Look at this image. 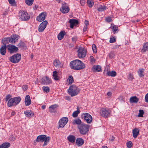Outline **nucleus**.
<instances>
[{
	"instance_id": "obj_1",
	"label": "nucleus",
	"mask_w": 148,
	"mask_h": 148,
	"mask_svg": "<svg viewBox=\"0 0 148 148\" xmlns=\"http://www.w3.org/2000/svg\"><path fill=\"white\" fill-rule=\"evenodd\" d=\"M70 66L71 69L75 70H81L85 67V64L79 60H76L71 62Z\"/></svg>"
},
{
	"instance_id": "obj_2",
	"label": "nucleus",
	"mask_w": 148,
	"mask_h": 148,
	"mask_svg": "<svg viewBox=\"0 0 148 148\" xmlns=\"http://www.w3.org/2000/svg\"><path fill=\"white\" fill-rule=\"evenodd\" d=\"M80 91V89L78 88L75 86L73 85L70 86L68 90V93L71 97L77 95Z\"/></svg>"
},
{
	"instance_id": "obj_3",
	"label": "nucleus",
	"mask_w": 148,
	"mask_h": 148,
	"mask_svg": "<svg viewBox=\"0 0 148 148\" xmlns=\"http://www.w3.org/2000/svg\"><path fill=\"white\" fill-rule=\"evenodd\" d=\"M50 138L49 136L47 137L45 135H41L37 136L36 140V142H43L44 141V143L42 146L44 147L47 145L49 142Z\"/></svg>"
},
{
	"instance_id": "obj_4",
	"label": "nucleus",
	"mask_w": 148,
	"mask_h": 148,
	"mask_svg": "<svg viewBox=\"0 0 148 148\" xmlns=\"http://www.w3.org/2000/svg\"><path fill=\"white\" fill-rule=\"evenodd\" d=\"M78 128L79 130V133L82 134H86L88 131L89 127L88 125L84 123L78 125Z\"/></svg>"
},
{
	"instance_id": "obj_5",
	"label": "nucleus",
	"mask_w": 148,
	"mask_h": 148,
	"mask_svg": "<svg viewBox=\"0 0 148 148\" xmlns=\"http://www.w3.org/2000/svg\"><path fill=\"white\" fill-rule=\"evenodd\" d=\"M19 15L20 19L23 21H27L30 18V16L27 12L22 10L20 11Z\"/></svg>"
},
{
	"instance_id": "obj_6",
	"label": "nucleus",
	"mask_w": 148,
	"mask_h": 148,
	"mask_svg": "<svg viewBox=\"0 0 148 148\" xmlns=\"http://www.w3.org/2000/svg\"><path fill=\"white\" fill-rule=\"evenodd\" d=\"M21 59L20 54L17 53L10 57V61L13 63H17L19 62Z\"/></svg>"
},
{
	"instance_id": "obj_7",
	"label": "nucleus",
	"mask_w": 148,
	"mask_h": 148,
	"mask_svg": "<svg viewBox=\"0 0 148 148\" xmlns=\"http://www.w3.org/2000/svg\"><path fill=\"white\" fill-rule=\"evenodd\" d=\"M82 119H84L88 123H91L92 119L91 116L89 113H84L82 114Z\"/></svg>"
},
{
	"instance_id": "obj_8",
	"label": "nucleus",
	"mask_w": 148,
	"mask_h": 148,
	"mask_svg": "<svg viewBox=\"0 0 148 148\" xmlns=\"http://www.w3.org/2000/svg\"><path fill=\"white\" fill-rule=\"evenodd\" d=\"M111 113V111L107 109L102 108L100 111L101 115L105 118L110 117Z\"/></svg>"
},
{
	"instance_id": "obj_9",
	"label": "nucleus",
	"mask_w": 148,
	"mask_h": 148,
	"mask_svg": "<svg viewBox=\"0 0 148 148\" xmlns=\"http://www.w3.org/2000/svg\"><path fill=\"white\" fill-rule=\"evenodd\" d=\"M86 50L85 48L81 47H79L77 51L78 57L79 58H83L85 57L86 55Z\"/></svg>"
},
{
	"instance_id": "obj_10",
	"label": "nucleus",
	"mask_w": 148,
	"mask_h": 148,
	"mask_svg": "<svg viewBox=\"0 0 148 148\" xmlns=\"http://www.w3.org/2000/svg\"><path fill=\"white\" fill-rule=\"evenodd\" d=\"M60 10L64 14L67 13L69 11V8L67 6L66 3L63 2L62 4V7L60 9Z\"/></svg>"
},
{
	"instance_id": "obj_11",
	"label": "nucleus",
	"mask_w": 148,
	"mask_h": 148,
	"mask_svg": "<svg viewBox=\"0 0 148 148\" xmlns=\"http://www.w3.org/2000/svg\"><path fill=\"white\" fill-rule=\"evenodd\" d=\"M7 49L8 51L11 53L17 52L18 50V47L12 45H8Z\"/></svg>"
},
{
	"instance_id": "obj_12",
	"label": "nucleus",
	"mask_w": 148,
	"mask_h": 148,
	"mask_svg": "<svg viewBox=\"0 0 148 148\" xmlns=\"http://www.w3.org/2000/svg\"><path fill=\"white\" fill-rule=\"evenodd\" d=\"M68 121V119L66 117H63L59 121V127H63Z\"/></svg>"
},
{
	"instance_id": "obj_13",
	"label": "nucleus",
	"mask_w": 148,
	"mask_h": 148,
	"mask_svg": "<svg viewBox=\"0 0 148 148\" xmlns=\"http://www.w3.org/2000/svg\"><path fill=\"white\" fill-rule=\"evenodd\" d=\"M48 22L47 21L45 20L43 21L39 25L38 31L39 32H42L46 27V25H47Z\"/></svg>"
},
{
	"instance_id": "obj_14",
	"label": "nucleus",
	"mask_w": 148,
	"mask_h": 148,
	"mask_svg": "<svg viewBox=\"0 0 148 148\" xmlns=\"http://www.w3.org/2000/svg\"><path fill=\"white\" fill-rule=\"evenodd\" d=\"M46 16L47 14L46 12H42L37 16L36 18V20L39 22H42L45 19Z\"/></svg>"
},
{
	"instance_id": "obj_15",
	"label": "nucleus",
	"mask_w": 148,
	"mask_h": 148,
	"mask_svg": "<svg viewBox=\"0 0 148 148\" xmlns=\"http://www.w3.org/2000/svg\"><path fill=\"white\" fill-rule=\"evenodd\" d=\"M41 80L42 84H49L51 82L50 79L47 76L42 78Z\"/></svg>"
},
{
	"instance_id": "obj_16",
	"label": "nucleus",
	"mask_w": 148,
	"mask_h": 148,
	"mask_svg": "<svg viewBox=\"0 0 148 148\" xmlns=\"http://www.w3.org/2000/svg\"><path fill=\"white\" fill-rule=\"evenodd\" d=\"M69 22L70 23V27L73 28L74 25H76L78 23V21L75 19H71L69 20Z\"/></svg>"
},
{
	"instance_id": "obj_17",
	"label": "nucleus",
	"mask_w": 148,
	"mask_h": 148,
	"mask_svg": "<svg viewBox=\"0 0 148 148\" xmlns=\"http://www.w3.org/2000/svg\"><path fill=\"white\" fill-rule=\"evenodd\" d=\"M31 100L30 97L29 95H27L25 98V104L26 106H28L31 104Z\"/></svg>"
},
{
	"instance_id": "obj_18",
	"label": "nucleus",
	"mask_w": 148,
	"mask_h": 148,
	"mask_svg": "<svg viewBox=\"0 0 148 148\" xmlns=\"http://www.w3.org/2000/svg\"><path fill=\"white\" fill-rule=\"evenodd\" d=\"M7 105L8 107H11L14 106H16V105L12 98L10 99L8 101Z\"/></svg>"
},
{
	"instance_id": "obj_19",
	"label": "nucleus",
	"mask_w": 148,
	"mask_h": 148,
	"mask_svg": "<svg viewBox=\"0 0 148 148\" xmlns=\"http://www.w3.org/2000/svg\"><path fill=\"white\" fill-rule=\"evenodd\" d=\"M53 64L55 67L58 68H61L63 66L60 61L58 60H54Z\"/></svg>"
},
{
	"instance_id": "obj_20",
	"label": "nucleus",
	"mask_w": 148,
	"mask_h": 148,
	"mask_svg": "<svg viewBox=\"0 0 148 148\" xmlns=\"http://www.w3.org/2000/svg\"><path fill=\"white\" fill-rule=\"evenodd\" d=\"M138 101L139 99L136 96L131 97L130 99V102L131 103H136Z\"/></svg>"
},
{
	"instance_id": "obj_21",
	"label": "nucleus",
	"mask_w": 148,
	"mask_h": 148,
	"mask_svg": "<svg viewBox=\"0 0 148 148\" xmlns=\"http://www.w3.org/2000/svg\"><path fill=\"white\" fill-rule=\"evenodd\" d=\"M133 136L134 138H136L139 134V130L135 128L132 131Z\"/></svg>"
},
{
	"instance_id": "obj_22",
	"label": "nucleus",
	"mask_w": 148,
	"mask_h": 148,
	"mask_svg": "<svg viewBox=\"0 0 148 148\" xmlns=\"http://www.w3.org/2000/svg\"><path fill=\"white\" fill-rule=\"evenodd\" d=\"M67 139L69 142L72 143H74L75 141V138L72 135H69L67 137Z\"/></svg>"
},
{
	"instance_id": "obj_23",
	"label": "nucleus",
	"mask_w": 148,
	"mask_h": 148,
	"mask_svg": "<svg viewBox=\"0 0 148 148\" xmlns=\"http://www.w3.org/2000/svg\"><path fill=\"white\" fill-rule=\"evenodd\" d=\"M24 114L27 117H30L33 116L34 113L31 111L27 110L24 112Z\"/></svg>"
},
{
	"instance_id": "obj_24",
	"label": "nucleus",
	"mask_w": 148,
	"mask_h": 148,
	"mask_svg": "<svg viewBox=\"0 0 148 148\" xmlns=\"http://www.w3.org/2000/svg\"><path fill=\"white\" fill-rule=\"evenodd\" d=\"M76 143L79 146H81L84 144V140L82 138H78L76 139Z\"/></svg>"
},
{
	"instance_id": "obj_25",
	"label": "nucleus",
	"mask_w": 148,
	"mask_h": 148,
	"mask_svg": "<svg viewBox=\"0 0 148 148\" xmlns=\"http://www.w3.org/2000/svg\"><path fill=\"white\" fill-rule=\"evenodd\" d=\"M6 45H3L2 46L0 49V52L2 55H4L6 53Z\"/></svg>"
},
{
	"instance_id": "obj_26",
	"label": "nucleus",
	"mask_w": 148,
	"mask_h": 148,
	"mask_svg": "<svg viewBox=\"0 0 148 148\" xmlns=\"http://www.w3.org/2000/svg\"><path fill=\"white\" fill-rule=\"evenodd\" d=\"M107 9V7L105 5H100L97 10L99 12H101L106 10Z\"/></svg>"
},
{
	"instance_id": "obj_27",
	"label": "nucleus",
	"mask_w": 148,
	"mask_h": 148,
	"mask_svg": "<svg viewBox=\"0 0 148 148\" xmlns=\"http://www.w3.org/2000/svg\"><path fill=\"white\" fill-rule=\"evenodd\" d=\"M10 145V144L8 142L3 143L0 145V148H8Z\"/></svg>"
},
{
	"instance_id": "obj_28",
	"label": "nucleus",
	"mask_w": 148,
	"mask_h": 148,
	"mask_svg": "<svg viewBox=\"0 0 148 148\" xmlns=\"http://www.w3.org/2000/svg\"><path fill=\"white\" fill-rule=\"evenodd\" d=\"M65 34V31H61L58 35V40H61L64 37Z\"/></svg>"
},
{
	"instance_id": "obj_29",
	"label": "nucleus",
	"mask_w": 148,
	"mask_h": 148,
	"mask_svg": "<svg viewBox=\"0 0 148 148\" xmlns=\"http://www.w3.org/2000/svg\"><path fill=\"white\" fill-rule=\"evenodd\" d=\"M106 74L108 76L114 77L116 76V73L115 71H107Z\"/></svg>"
},
{
	"instance_id": "obj_30",
	"label": "nucleus",
	"mask_w": 148,
	"mask_h": 148,
	"mask_svg": "<svg viewBox=\"0 0 148 148\" xmlns=\"http://www.w3.org/2000/svg\"><path fill=\"white\" fill-rule=\"evenodd\" d=\"M58 106L56 104H54L51 106L49 107V111L51 113L54 112L53 110L58 107Z\"/></svg>"
},
{
	"instance_id": "obj_31",
	"label": "nucleus",
	"mask_w": 148,
	"mask_h": 148,
	"mask_svg": "<svg viewBox=\"0 0 148 148\" xmlns=\"http://www.w3.org/2000/svg\"><path fill=\"white\" fill-rule=\"evenodd\" d=\"M81 120L79 119H75L73 120L72 123L73 125L77 124L78 125L82 124Z\"/></svg>"
},
{
	"instance_id": "obj_32",
	"label": "nucleus",
	"mask_w": 148,
	"mask_h": 148,
	"mask_svg": "<svg viewBox=\"0 0 148 148\" xmlns=\"http://www.w3.org/2000/svg\"><path fill=\"white\" fill-rule=\"evenodd\" d=\"M93 71L94 72H99L101 71V67L100 66L97 65L93 66Z\"/></svg>"
},
{
	"instance_id": "obj_33",
	"label": "nucleus",
	"mask_w": 148,
	"mask_h": 148,
	"mask_svg": "<svg viewBox=\"0 0 148 148\" xmlns=\"http://www.w3.org/2000/svg\"><path fill=\"white\" fill-rule=\"evenodd\" d=\"M14 101H15V103L16 105L18 104L21 100V97H14L12 98Z\"/></svg>"
},
{
	"instance_id": "obj_34",
	"label": "nucleus",
	"mask_w": 148,
	"mask_h": 148,
	"mask_svg": "<svg viewBox=\"0 0 148 148\" xmlns=\"http://www.w3.org/2000/svg\"><path fill=\"white\" fill-rule=\"evenodd\" d=\"M17 45L18 47L21 49H24L25 46V43L22 41H20Z\"/></svg>"
},
{
	"instance_id": "obj_35",
	"label": "nucleus",
	"mask_w": 148,
	"mask_h": 148,
	"mask_svg": "<svg viewBox=\"0 0 148 148\" xmlns=\"http://www.w3.org/2000/svg\"><path fill=\"white\" fill-rule=\"evenodd\" d=\"M57 72L55 71L53 72V76L54 79L56 80H58L59 79V77L58 76Z\"/></svg>"
},
{
	"instance_id": "obj_36",
	"label": "nucleus",
	"mask_w": 148,
	"mask_h": 148,
	"mask_svg": "<svg viewBox=\"0 0 148 148\" xmlns=\"http://www.w3.org/2000/svg\"><path fill=\"white\" fill-rule=\"evenodd\" d=\"M87 3L88 6L90 8H92L94 4L93 0H87Z\"/></svg>"
},
{
	"instance_id": "obj_37",
	"label": "nucleus",
	"mask_w": 148,
	"mask_h": 148,
	"mask_svg": "<svg viewBox=\"0 0 148 148\" xmlns=\"http://www.w3.org/2000/svg\"><path fill=\"white\" fill-rule=\"evenodd\" d=\"M144 71V69H139L138 72L140 77H143L144 76V74H143Z\"/></svg>"
},
{
	"instance_id": "obj_38",
	"label": "nucleus",
	"mask_w": 148,
	"mask_h": 148,
	"mask_svg": "<svg viewBox=\"0 0 148 148\" xmlns=\"http://www.w3.org/2000/svg\"><path fill=\"white\" fill-rule=\"evenodd\" d=\"M9 37L5 38H3L2 40V42L4 45H5L6 46L7 44L9 43Z\"/></svg>"
},
{
	"instance_id": "obj_39",
	"label": "nucleus",
	"mask_w": 148,
	"mask_h": 148,
	"mask_svg": "<svg viewBox=\"0 0 148 148\" xmlns=\"http://www.w3.org/2000/svg\"><path fill=\"white\" fill-rule=\"evenodd\" d=\"M148 50V42H147L145 44L142 50V51L143 52H145Z\"/></svg>"
},
{
	"instance_id": "obj_40",
	"label": "nucleus",
	"mask_w": 148,
	"mask_h": 148,
	"mask_svg": "<svg viewBox=\"0 0 148 148\" xmlns=\"http://www.w3.org/2000/svg\"><path fill=\"white\" fill-rule=\"evenodd\" d=\"M80 110L79 109L77 108V110L73 112L72 114V116L74 117H77L78 114L80 113Z\"/></svg>"
},
{
	"instance_id": "obj_41",
	"label": "nucleus",
	"mask_w": 148,
	"mask_h": 148,
	"mask_svg": "<svg viewBox=\"0 0 148 148\" xmlns=\"http://www.w3.org/2000/svg\"><path fill=\"white\" fill-rule=\"evenodd\" d=\"M34 2V0H25V3L28 5H31Z\"/></svg>"
},
{
	"instance_id": "obj_42",
	"label": "nucleus",
	"mask_w": 148,
	"mask_h": 148,
	"mask_svg": "<svg viewBox=\"0 0 148 148\" xmlns=\"http://www.w3.org/2000/svg\"><path fill=\"white\" fill-rule=\"evenodd\" d=\"M139 113L138 114V116L140 117H143V115L144 114V112L143 110H140L139 111Z\"/></svg>"
},
{
	"instance_id": "obj_43",
	"label": "nucleus",
	"mask_w": 148,
	"mask_h": 148,
	"mask_svg": "<svg viewBox=\"0 0 148 148\" xmlns=\"http://www.w3.org/2000/svg\"><path fill=\"white\" fill-rule=\"evenodd\" d=\"M9 43L12 44L14 43L15 42V41L14 40L12 36L10 37H9Z\"/></svg>"
},
{
	"instance_id": "obj_44",
	"label": "nucleus",
	"mask_w": 148,
	"mask_h": 148,
	"mask_svg": "<svg viewBox=\"0 0 148 148\" xmlns=\"http://www.w3.org/2000/svg\"><path fill=\"white\" fill-rule=\"evenodd\" d=\"M9 3L12 6H16V3L15 0H8Z\"/></svg>"
},
{
	"instance_id": "obj_45",
	"label": "nucleus",
	"mask_w": 148,
	"mask_h": 148,
	"mask_svg": "<svg viewBox=\"0 0 148 148\" xmlns=\"http://www.w3.org/2000/svg\"><path fill=\"white\" fill-rule=\"evenodd\" d=\"M42 89L44 91L46 92H49V88L47 86H43L42 87Z\"/></svg>"
},
{
	"instance_id": "obj_46",
	"label": "nucleus",
	"mask_w": 148,
	"mask_h": 148,
	"mask_svg": "<svg viewBox=\"0 0 148 148\" xmlns=\"http://www.w3.org/2000/svg\"><path fill=\"white\" fill-rule=\"evenodd\" d=\"M12 37H13V38H14V40L15 41L17 40L19 38V36H18V35L16 34H13L12 35Z\"/></svg>"
},
{
	"instance_id": "obj_47",
	"label": "nucleus",
	"mask_w": 148,
	"mask_h": 148,
	"mask_svg": "<svg viewBox=\"0 0 148 148\" xmlns=\"http://www.w3.org/2000/svg\"><path fill=\"white\" fill-rule=\"evenodd\" d=\"M116 41V38L115 37L114 38L113 36H111L110 39V43H112Z\"/></svg>"
},
{
	"instance_id": "obj_48",
	"label": "nucleus",
	"mask_w": 148,
	"mask_h": 148,
	"mask_svg": "<svg viewBox=\"0 0 148 148\" xmlns=\"http://www.w3.org/2000/svg\"><path fill=\"white\" fill-rule=\"evenodd\" d=\"M127 146L128 148H131L132 145V143L131 141H129L127 143Z\"/></svg>"
},
{
	"instance_id": "obj_49",
	"label": "nucleus",
	"mask_w": 148,
	"mask_h": 148,
	"mask_svg": "<svg viewBox=\"0 0 148 148\" xmlns=\"http://www.w3.org/2000/svg\"><path fill=\"white\" fill-rule=\"evenodd\" d=\"M92 48L93 52L96 53L97 52L96 46L95 44H93L92 46Z\"/></svg>"
},
{
	"instance_id": "obj_50",
	"label": "nucleus",
	"mask_w": 148,
	"mask_h": 148,
	"mask_svg": "<svg viewBox=\"0 0 148 148\" xmlns=\"http://www.w3.org/2000/svg\"><path fill=\"white\" fill-rule=\"evenodd\" d=\"M12 96L10 94H8L6 96L5 98V100L6 101H8V100L11 99L12 97Z\"/></svg>"
},
{
	"instance_id": "obj_51",
	"label": "nucleus",
	"mask_w": 148,
	"mask_h": 148,
	"mask_svg": "<svg viewBox=\"0 0 148 148\" xmlns=\"http://www.w3.org/2000/svg\"><path fill=\"white\" fill-rule=\"evenodd\" d=\"M128 79L130 80H132L134 79L133 76L130 73H129L128 76Z\"/></svg>"
},
{
	"instance_id": "obj_52",
	"label": "nucleus",
	"mask_w": 148,
	"mask_h": 148,
	"mask_svg": "<svg viewBox=\"0 0 148 148\" xmlns=\"http://www.w3.org/2000/svg\"><path fill=\"white\" fill-rule=\"evenodd\" d=\"M112 29L113 30V32H115L118 30V27L116 25H114L112 26Z\"/></svg>"
},
{
	"instance_id": "obj_53",
	"label": "nucleus",
	"mask_w": 148,
	"mask_h": 148,
	"mask_svg": "<svg viewBox=\"0 0 148 148\" xmlns=\"http://www.w3.org/2000/svg\"><path fill=\"white\" fill-rule=\"evenodd\" d=\"M68 79L69 80V83L72 84L73 82V79L72 76H70Z\"/></svg>"
},
{
	"instance_id": "obj_54",
	"label": "nucleus",
	"mask_w": 148,
	"mask_h": 148,
	"mask_svg": "<svg viewBox=\"0 0 148 148\" xmlns=\"http://www.w3.org/2000/svg\"><path fill=\"white\" fill-rule=\"evenodd\" d=\"M115 56V54L114 52H111L109 54V56L111 58H112Z\"/></svg>"
},
{
	"instance_id": "obj_55",
	"label": "nucleus",
	"mask_w": 148,
	"mask_h": 148,
	"mask_svg": "<svg viewBox=\"0 0 148 148\" xmlns=\"http://www.w3.org/2000/svg\"><path fill=\"white\" fill-rule=\"evenodd\" d=\"M77 40V38L76 36H74L72 38V40L73 42L74 43Z\"/></svg>"
},
{
	"instance_id": "obj_56",
	"label": "nucleus",
	"mask_w": 148,
	"mask_h": 148,
	"mask_svg": "<svg viewBox=\"0 0 148 148\" xmlns=\"http://www.w3.org/2000/svg\"><path fill=\"white\" fill-rule=\"evenodd\" d=\"M28 87V86L26 85H23L22 86V88L24 90H27Z\"/></svg>"
},
{
	"instance_id": "obj_57",
	"label": "nucleus",
	"mask_w": 148,
	"mask_h": 148,
	"mask_svg": "<svg viewBox=\"0 0 148 148\" xmlns=\"http://www.w3.org/2000/svg\"><path fill=\"white\" fill-rule=\"evenodd\" d=\"M86 1L84 0H80V2L82 6H84L85 3Z\"/></svg>"
},
{
	"instance_id": "obj_58",
	"label": "nucleus",
	"mask_w": 148,
	"mask_h": 148,
	"mask_svg": "<svg viewBox=\"0 0 148 148\" xmlns=\"http://www.w3.org/2000/svg\"><path fill=\"white\" fill-rule=\"evenodd\" d=\"M145 102L148 103V93L145 96Z\"/></svg>"
},
{
	"instance_id": "obj_59",
	"label": "nucleus",
	"mask_w": 148,
	"mask_h": 148,
	"mask_svg": "<svg viewBox=\"0 0 148 148\" xmlns=\"http://www.w3.org/2000/svg\"><path fill=\"white\" fill-rule=\"evenodd\" d=\"M90 60L91 62H94L95 60L94 57L92 56H91L90 58Z\"/></svg>"
},
{
	"instance_id": "obj_60",
	"label": "nucleus",
	"mask_w": 148,
	"mask_h": 148,
	"mask_svg": "<svg viewBox=\"0 0 148 148\" xmlns=\"http://www.w3.org/2000/svg\"><path fill=\"white\" fill-rule=\"evenodd\" d=\"M120 46H121V45H115L113 46V49H116L119 48V47Z\"/></svg>"
},
{
	"instance_id": "obj_61",
	"label": "nucleus",
	"mask_w": 148,
	"mask_h": 148,
	"mask_svg": "<svg viewBox=\"0 0 148 148\" xmlns=\"http://www.w3.org/2000/svg\"><path fill=\"white\" fill-rule=\"evenodd\" d=\"M106 20L108 22H110L111 21V19L110 17H107L106 18Z\"/></svg>"
},
{
	"instance_id": "obj_62",
	"label": "nucleus",
	"mask_w": 148,
	"mask_h": 148,
	"mask_svg": "<svg viewBox=\"0 0 148 148\" xmlns=\"http://www.w3.org/2000/svg\"><path fill=\"white\" fill-rule=\"evenodd\" d=\"M88 29V27L86 25H85L84 26V29H83V31L84 32H86V31Z\"/></svg>"
},
{
	"instance_id": "obj_63",
	"label": "nucleus",
	"mask_w": 148,
	"mask_h": 148,
	"mask_svg": "<svg viewBox=\"0 0 148 148\" xmlns=\"http://www.w3.org/2000/svg\"><path fill=\"white\" fill-rule=\"evenodd\" d=\"M84 23L85 24V25H86L87 26V25H89L88 21L86 20L85 21Z\"/></svg>"
},
{
	"instance_id": "obj_64",
	"label": "nucleus",
	"mask_w": 148,
	"mask_h": 148,
	"mask_svg": "<svg viewBox=\"0 0 148 148\" xmlns=\"http://www.w3.org/2000/svg\"><path fill=\"white\" fill-rule=\"evenodd\" d=\"M69 47L70 48H71L73 47V45L72 44H69Z\"/></svg>"
}]
</instances>
